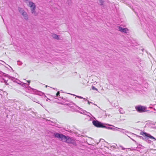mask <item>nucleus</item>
Wrapping results in <instances>:
<instances>
[{
	"label": "nucleus",
	"instance_id": "obj_22",
	"mask_svg": "<svg viewBox=\"0 0 156 156\" xmlns=\"http://www.w3.org/2000/svg\"><path fill=\"white\" fill-rule=\"evenodd\" d=\"M17 62L18 65H21L22 64V63L21 62H20V61H17Z\"/></svg>",
	"mask_w": 156,
	"mask_h": 156
},
{
	"label": "nucleus",
	"instance_id": "obj_20",
	"mask_svg": "<svg viewBox=\"0 0 156 156\" xmlns=\"http://www.w3.org/2000/svg\"><path fill=\"white\" fill-rule=\"evenodd\" d=\"M130 134H132V135H135L136 137H139V138H140V137H141V136H139V135H138L136 134H134L133 133H130Z\"/></svg>",
	"mask_w": 156,
	"mask_h": 156
},
{
	"label": "nucleus",
	"instance_id": "obj_7",
	"mask_svg": "<svg viewBox=\"0 0 156 156\" xmlns=\"http://www.w3.org/2000/svg\"><path fill=\"white\" fill-rule=\"evenodd\" d=\"M149 138L151 139H154L155 140H156V139L153 136L151 135L150 134L147 133V136L146 137H145V141L146 142H147V141H148L150 143L151 142V140H149L148 139V138Z\"/></svg>",
	"mask_w": 156,
	"mask_h": 156
},
{
	"label": "nucleus",
	"instance_id": "obj_1",
	"mask_svg": "<svg viewBox=\"0 0 156 156\" xmlns=\"http://www.w3.org/2000/svg\"><path fill=\"white\" fill-rule=\"evenodd\" d=\"M54 136L59 139H61L63 142L68 144L73 145V146H76V144L75 140L68 136H65L62 133H55Z\"/></svg>",
	"mask_w": 156,
	"mask_h": 156
},
{
	"label": "nucleus",
	"instance_id": "obj_8",
	"mask_svg": "<svg viewBox=\"0 0 156 156\" xmlns=\"http://www.w3.org/2000/svg\"><path fill=\"white\" fill-rule=\"evenodd\" d=\"M118 29L119 31L126 33H127V32L129 30L127 28H123L121 27H119Z\"/></svg>",
	"mask_w": 156,
	"mask_h": 156
},
{
	"label": "nucleus",
	"instance_id": "obj_44",
	"mask_svg": "<svg viewBox=\"0 0 156 156\" xmlns=\"http://www.w3.org/2000/svg\"><path fill=\"white\" fill-rule=\"evenodd\" d=\"M114 147L115 148H116V147H115V146H114Z\"/></svg>",
	"mask_w": 156,
	"mask_h": 156
},
{
	"label": "nucleus",
	"instance_id": "obj_27",
	"mask_svg": "<svg viewBox=\"0 0 156 156\" xmlns=\"http://www.w3.org/2000/svg\"><path fill=\"white\" fill-rule=\"evenodd\" d=\"M27 82L28 83V85H29L30 82V80H28L27 81Z\"/></svg>",
	"mask_w": 156,
	"mask_h": 156
},
{
	"label": "nucleus",
	"instance_id": "obj_17",
	"mask_svg": "<svg viewBox=\"0 0 156 156\" xmlns=\"http://www.w3.org/2000/svg\"><path fill=\"white\" fill-rule=\"evenodd\" d=\"M119 110L120 114H123L125 113V112L123 110V109L122 108H120L119 109Z\"/></svg>",
	"mask_w": 156,
	"mask_h": 156
},
{
	"label": "nucleus",
	"instance_id": "obj_13",
	"mask_svg": "<svg viewBox=\"0 0 156 156\" xmlns=\"http://www.w3.org/2000/svg\"><path fill=\"white\" fill-rule=\"evenodd\" d=\"M52 37L53 38L56 39L58 40L59 38V36L56 34H54L53 35Z\"/></svg>",
	"mask_w": 156,
	"mask_h": 156
},
{
	"label": "nucleus",
	"instance_id": "obj_12",
	"mask_svg": "<svg viewBox=\"0 0 156 156\" xmlns=\"http://www.w3.org/2000/svg\"><path fill=\"white\" fill-rule=\"evenodd\" d=\"M147 133H146L141 131L140 133V134L143 136H144L146 137L147 135Z\"/></svg>",
	"mask_w": 156,
	"mask_h": 156
},
{
	"label": "nucleus",
	"instance_id": "obj_4",
	"mask_svg": "<svg viewBox=\"0 0 156 156\" xmlns=\"http://www.w3.org/2000/svg\"><path fill=\"white\" fill-rule=\"evenodd\" d=\"M3 74H5V76H6L8 78L10 79H11L14 82L17 83L18 84H20V83H18V82H17V81H16V80H17L18 81H20L17 79L16 78L13 77L11 76L8 74H5L2 71H0V76L1 75H2Z\"/></svg>",
	"mask_w": 156,
	"mask_h": 156
},
{
	"label": "nucleus",
	"instance_id": "obj_18",
	"mask_svg": "<svg viewBox=\"0 0 156 156\" xmlns=\"http://www.w3.org/2000/svg\"><path fill=\"white\" fill-rule=\"evenodd\" d=\"M112 126L113 127V130L115 131H119V130H118L117 129H119V128L115 127L114 126Z\"/></svg>",
	"mask_w": 156,
	"mask_h": 156
},
{
	"label": "nucleus",
	"instance_id": "obj_3",
	"mask_svg": "<svg viewBox=\"0 0 156 156\" xmlns=\"http://www.w3.org/2000/svg\"><path fill=\"white\" fill-rule=\"evenodd\" d=\"M147 107L145 106L139 105L135 107L136 111L140 113L144 112L147 111Z\"/></svg>",
	"mask_w": 156,
	"mask_h": 156
},
{
	"label": "nucleus",
	"instance_id": "obj_41",
	"mask_svg": "<svg viewBox=\"0 0 156 156\" xmlns=\"http://www.w3.org/2000/svg\"><path fill=\"white\" fill-rule=\"evenodd\" d=\"M23 84L25 85V84H26V83H24Z\"/></svg>",
	"mask_w": 156,
	"mask_h": 156
},
{
	"label": "nucleus",
	"instance_id": "obj_37",
	"mask_svg": "<svg viewBox=\"0 0 156 156\" xmlns=\"http://www.w3.org/2000/svg\"><path fill=\"white\" fill-rule=\"evenodd\" d=\"M128 137H129V138H130L129 135H127L126 134H125Z\"/></svg>",
	"mask_w": 156,
	"mask_h": 156
},
{
	"label": "nucleus",
	"instance_id": "obj_42",
	"mask_svg": "<svg viewBox=\"0 0 156 156\" xmlns=\"http://www.w3.org/2000/svg\"><path fill=\"white\" fill-rule=\"evenodd\" d=\"M122 120H125V119H122Z\"/></svg>",
	"mask_w": 156,
	"mask_h": 156
},
{
	"label": "nucleus",
	"instance_id": "obj_2",
	"mask_svg": "<svg viewBox=\"0 0 156 156\" xmlns=\"http://www.w3.org/2000/svg\"><path fill=\"white\" fill-rule=\"evenodd\" d=\"M92 123L94 126L97 127L104 128L105 127V124L97 120H93Z\"/></svg>",
	"mask_w": 156,
	"mask_h": 156
},
{
	"label": "nucleus",
	"instance_id": "obj_21",
	"mask_svg": "<svg viewBox=\"0 0 156 156\" xmlns=\"http://www.w3.org/2000/svg\"><path fill=\"white\" fill-rule=\"evenodd\" d=\"M91 89H92L93 90H96L97 91H98V90L95 87H94V86H92L91 87Z\"/></svg>",
	"mask_w": 156,
	"mask_h": 156
},
{
	"label": "nucleus",
	"instance_id": "obj_26",
	"mask_svg": "<svg viewBox=\"0 0 156 156\" xmlns=\"http://www.w3.org/2000/svg\"><path fill=\"white\" fill-rule=\"evenodd\" d=\"M104 2L103 0H100V2L101 3V5H102L103 3Z\"/></svg>",
	"mask_w": 156,
	"mask_h": 156
},
{
	"label": "nucleus",
	"instance_id": "obj_33",
	"mask_svg": "<svg viewBox=\"0 0 156 156\" xmlns=\"http://www.w3.org/2000/svg\"><path fill=\"white\" fill-rule=\"evenodd\" d=\"M78 109L80 110L81 109V108H80V107H78Z\"/></svg>",
	"mask_w": 156,
	"mask_h": 156
},
{
	"label": "nucleus",
	"instance_id": "obj_15",
	"mask_svg": "<svg viewBox=\"0 0 156 156\" xmlns=\"http://www.w3.org/2000/svg\"><path fill=\"white\" fill-rule=\"evenodd\" d=\"M19 12H20V13H21L22 14V13L23 12H25L24 10L23 9L21 8H20L19 9Z\"/></svg>",
	"mask_w": 156,
	"mask_h": 156
},
{
	"label": "nucleus",
	"instance_id": "obj_11",
	"mask_svg": "<svg viewBox=\"0 0 156 156\" xmlns=\"http://www.w3.org/2000/svg\"><path fill=\"white\" fill-rule=\"evenodd\" d=\"M22 15L24 17V18L25 20L28 19V15L27 14L26 12H23V13H22Z\"/></svg>",
	"mask_w": 156,
	"mask_h": 156
},
{
	"label": "nucleus",
	"instance_id": "obj_28",
	"mask_svg": "<svg viewBox=\"0 0 156 156\" xmlns=\"http://www.w3.org/2000/svg\"><path fill=\"white\" fill-rule=\"evenodd\" d=\"M130 138L131 139V140H132L133 141H134V142H136V141L135 140H133V139L132 138Z\"/></svg>",
	"mask_w": 156,
	"mask_h": 156
},
{
	"label": "nucleus",
	"instance_id": "obj_23",
	"mask_svg": "<svg viewBox=\"0 0 156 156\" xmlns=\"http://www.w3.org/2000/svg\"><path fill=\"white\" fill-rule=\"evenodd\" d=\"M76 97H77L80 98V99H83V97H82L81 96H76Z\"/></svg>",
	"mask_w": 156,
	"mask_h": 156
},
{
	"label": "nucleus",
	"instance_id": "obj_24",
	"mask_svg": "<svg viewBox=\"0 0 156 156\" xmlns=\"http://www.w3.org/2000/svg\"><path fill=\"white\" fill-rule=\"evenodd\" d=\"M86 101H87V102H88V103L89 104V105H90V103H92L93 104V103L92 102H90L88 100H87V99H86Z\"/></svg>",
	"mask_w": 156,
	"mask_h": 156
},
{
	"label": "nucleus",
	"instance_id": "obj_6",
	"mask_svg": "<svg viewBox=\"0 0 156 156\" xmlns=\"http://www.w3.org/2000/svg\"><path fill=\"white\" fill-rule=\"evenodd\" d=\"M2 76H3L4 77H7L6 76H5V74H3L2 75L0 76V82L1 83H4L6 85H8L9 84L7 83V80H6L3 77H2Z\"/></svg>",
	"mask_w": 156,
	"mask_h": 156
},
{
	"label": "nucleus",
	"instance_id": "obj_5",
	"mask_svg": "<svg viewBox=\"0 0 156 156\" xmlns=\"http://www.w3.org/2000/svg\"><path fill=\"white\" fill-rule=\"evenodd\" d=\"M29 6L31 8V10L32 13L33 14L35 13V10L36 9V5L35 4L32 2H29Z\"/></svg>",
	"mask_w": 156,
	"mask_h": 156
},
{
	"label": "nucleus",
	"instance_id": "obj_16",
	"mask_svg": "<svg viewBox=\"0 0 156 156\" xmlns=\"http://www.w3.org/2000/svg\"><path fill=\"white\" fill-rule=\"evenodd\" d=\"M32 100L34 102H36L37 103L40 104L41 105V104L39 103V101L36 99L35 98H33L32 99Z\"/></svg>",
	"mask_w": 156,
	"mask_h": 156
},
{
	"label": "nucleus",
	"instance_id": "obj_34",
	"mask_svg": "<svg viewBox=\"0 0 156 156\" xmlns=\"http://www.w3.org/2000/svg\"><path fill=\"white\" fill-rule=\"evenodd\" d=\"M62 98L64 100H66V99H64V98H63V97H62Z\"/></svg>",
	"mask_w": 156,
	"mask_h": 156
},
{
	"label": "nucleus",
	"instance_id": "obj_40",
	"mask_svg": "<svg viewBox=\"0 0 156 156\" xmlns=\"http://www.w3.org/2000/svg\"><path fill=\"white\" fill-rule=\"evenodd\" d=\"M48 87V86L47 85H46L45 86V87Z\"/></svg>",
	"mask_w": 156,
	"mask_h": 156
},
{
	"label": "nucleus",
	"instance_id": "obj_43",
	"mask_svg": "<svg viewBox=\"0 0 156 156\" xmlns=\"http://www.w3.org/2000/svg\"><path fill=\"white\" fill-rule=\"evenodd\" d=\"M66 101H67V102H69V101H68V100H66Z\"/></svg>",
	"mask_w": 156,
	"mask_h": 156
},
{
	"label": "nucleus",
	"instance_id": "obj_32",
	"mask_svg": "<svg viewBox=\"0 0 156 156\" xmlns=\"http://www.w3.org/2000/svg\"><path fill=\"white\" fill-rule=\"evenodd\" d=\"M69 94H70L71 95H73V96H76V95H75V94H70V93H69Z\"/></svg>",
	"mask_w": 156,
	"mask_h": 156
},
{
	"label": "nucleus",
	"instance_id": "obj_25",
	"mask_svg": "<svg viewBox=\"0 0 156 156\" xmlns=\"http://www.w3.org/2000/svg\"><path fill=\"white\" fill-rule=\"evenodd\" d=\"M140 139H141L142 140H145V137H143V136H141V137H140Z\"/></svg>",
	"mask_w": 156,
	"mask_h": 156
},
{
	"label": "nucleus",
	"instance_id": "obj_14",
	"mask_svg": "<svg viewBox=\"0 0 156 156\" xmlns=\"http://www.w3.org/2000/svg\"><path fill=\"white\" fill-rule=\"evenodd\" d=\"M113 127H114L113 126L112 127H111L106 126L105 125V127L104 128H105L106 129H111V130H113Z\"/></svg>",
	"mask_w": 156,
	"mask_h": 156
},
{
	"label": "nucleus",
	"instance_id": "obj_30",
	"mask_svg": "<svg viewBox=\"0 0 156 156\" xmlns=\"http://www.w3.org/2000/svg\"><path fill=\"white\" fill-rule=\"evenodd\" d=\"M133 10L135 12V13H136L137 12L135 10H134L133 9Z\"/></svg>",
	"mask_w": 156,
	"mask_h": 156
},
{
	"label": "nucleus",
	"instance_id": "obj_35",
	"mask_svg": "<svg viewBox=\"0 0 156 156\" xmlns=\"http://www.w3.org/2000/svg\"><path fill=\"white\" fill-rule=\"evenodd\" d=\"M83 100H85V101H86V100L87 99H86L85 98H83Z\"/></svg>",
	"mask_w": 156,
	"mask_h": 156
},
{
	"label": "nucleus",
	"instance_id": "obj_9",
	"mask_svg": "<svg viewBox=\"0 0 156 156\" xmlns=\"http://www.w3.org/2000/svg\"><path fill=\"white\" fill-rule=\"evenodd\" d=\"M29 88L30 89H31L32 90H33L34 91V92H35V94H36L40 96H41L42 95L43 93L40 91H39L38 90H37L36 89H34L33 88L31 87H30L29 86Z\"/></svg>",
	"mask_w": 156,
	"mask_h": 156
},
{
	"label": "nucleus",
	"instance_id": "obj_31",
	"mask_svg": "<svg viewBox=\"0 0 156 156\" xmlns=\"http://www.w3.org/2000/svg\"><path fill=\"white\" fill-rule=\"evenodd\" d=\"M153 128L154 129H156V126L155 127H153Z\"/></svg>",
	"mask_w": 156,
	"mask_h": 156
},
{
	"label": "nucleus",
	"instance_id": "obj_29",
	"mask_svg": "<svg viewBox=\"0 0 156 156\" xmlns=\"http://www.w3.org/2000/svg\"><path fill=\"white\" fill-rule=\"evenodd\" d=\"M142 146V145L140 144H139L138 145V147H140Z\"/></svg>",
	"mask_w": 156,
	"mask_h": 156
},
{
	"label": "nucleus",
	"instance_id": "obj_19",
	"mask_svg": "<svg viewBox=\"0 0 156 156\" xmlns=\"http://www.w3.org/2000/svg\"><path fill=\"white\" fill-rule=\"evenodd\" d=\"M59 96H60V92L58 91L57 92V93L56 94L55 96H54L55 97H58Z\"/></svg>",
	"mask_w": 156,
	"mask_h": 156
},
{
	"label": "nucleus",
	"instance_id": "obj_36",
	"mask_svg": "<svg viewBox=\"0 0 156 156\" xmlns=\"http://www.w3.org/2000/svg\"><path fill=\"white\" fill-rule=\"evenodd\" d=\"M128 137H129V138H130L129 135H127L126 134H125Z\"/></svg>",
	"mask_w": 156,
	"mask_h": 156
},
{
	"label": "nucleus",
	"instance_id": "obj_38",
	"mask_svg": "<svg viewBox=\"0 0 156 156\" xmlns=\"http://www.w3.org/2000/svg\"><path fill=\"white\" fill-rule=\"evenodd\" d=\"M70 1V0H68V2H69L68 3V4L69 5V1Z\"/></svg>",
	"mask_w": 156,
	"mask_h": 156
},
{
	"label": "nucleus",
	"instance_id": "obj_10",
	"mask_svg": "<svg viewBox=\"0 0 156 156\" xmlns=\"http://www.w3.org/2000/svg\"><path fill=\"white\" fill-rule=\"evenodd\" d=\"M119 129H120V130H119V131H120V132L123 134H126V133H129L128 131H127L125 129L120 128Z\"/></svg>",
	"mask_w": 156,
	"mask_h": 156
},
{
	"label": "nucleus",
	"instance_id": "obj_39",
	"mask_svg": "<svg viewBox=\"0 0 156 156\" xmlns=\"http://www.w3.org/2000/svg\"><path fill=\"white\" fill-rule=\"evenodd\" d=\"M122 150H124L125 149V148H122Z\"/></svg>",
	"mask_w": 156,
	"mask_h": 156
},
{
	"label": "nucleus",
	"instance_id": "obj_45",
	"mask_svg": "<svg viewBox=\"0 0 156 156\" xmlns=\"http://www.w3.org/2000/svg\"><path fill=\"white\" fill-rule=\"evenodd\" d=\"M155 123L156 124V122Z\"/></svg>",
	"mask_w": 156,
	"mask_h": 156
}]
</instances>
